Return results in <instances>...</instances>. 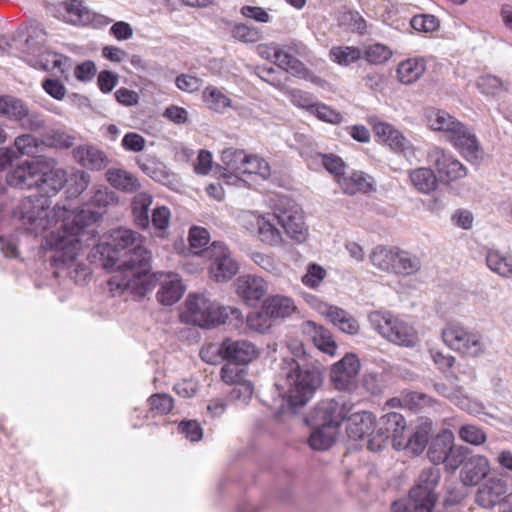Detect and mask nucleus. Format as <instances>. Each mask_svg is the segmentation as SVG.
Instances as JSON below:
<instances>
[{"label":"nucleus","instance_id":"f257e3e1","mask_svg":"<svg viewBox=\"0 0 512 512\" xmlns=\"http://www.w3.org/2000/svg\"><path fill=\"white\" fill-rule=\"evenodd\" d=\"M140 239L139 233L120 227L95 247L103 267L115 273L108 280L114 295L129 291L134 296L144 297L157 284L158 279L151 272V252L140 244Z\"/></svg>","mask_w":512,"mask_h":512},{"label":"nucleus","instance_id":"f03ea898","mask_svg":"<svg viewBox=\"0 0 512 512\" xmlns=\"http://www.w3.org/2000/svg\"><path fill=\"white\" fill-rule=\"evenodd\" d=\"M117 200L113 191L97 189L84 206L63 217L61 225L51 231L43 240V247L54 251L50 258L54 267L72 263L82 248L83 236L94 230L86 231L106 212V207Z\"/></svg>","mask_w":512,"mask_h":512},{"label":"nucleus","instance_id":"7ed1b4c3","mask_svg":"<svg viewBox=\"0 0 512 512\" xmlns=\"http://www.w3.org/2000/svg\"><path fill=\"white\" fill-rule=\"evenodd\" d=\"M321 382L319 368L307 363L301 365L294 358L287 357L280 364L275 386L291 409L296 411L312 399Z\"/></svg>","mask_w":512,"mask_h":512},{"label":"nucleus","instance_id":"20e7f679","mask_svg":"<svg viewBox=\"0 0 512 512\" xmlns=\"http://www.w3.org/2000/svg\"><path fill=\"white\" fill-rule=\"evenodd\" d=\"M258 237L261 242L270 246L280 245L283 241L281 226L287 236L302 242L307 229L303 220L301 207L288 196H278L271 214L258 219Z\"/></svg>","mask_w":512,"mask_h":512},{"label":"nucleus","instance_id":"39448f33","mask_svg":"<svg viewBox=\"0 0 512 512\" xmlns=\"http://www.w3.org/2000/svg\"><path fill=\"white\" fill-rule=\"evenodd\" d=\"M354 408L356 405L344 395L324 399L305 416L304 422L307 426H322L338 431Z\"/></svg>","mask_w":512,"mask_h":512},{"label":"nucleus","instance_id":"423d86ee","mask_svg":"<svg viewBox=\"0 0 512 512\" xmlns=\"http://www.w3.org/2000/svg\"><path fill=\"white\" fill-rule=\"evenodd\" d=\"M368 319L371 326L393 344L414 347L418 342V335L414 327L390 312L373 311L369 314Z\"/></svg>","mask_w":512,"mask_h":512},{"label":"nucleus","instance_id":"0eeeda50","mask_svg":"<svg viewBox=\"0 0 512 512\" xmlns=\"http://www.w3.org/2000/svg\"><path fill=\"white\" fill-rule=\"evenodd\" d=\"M407 425L403 415L397 412H389L376 420L375 434L367 440L368 449L374 452L380 451L391 440L396 450L404 449V434Z\"/></svg>","mask_w":512,"mask_h":512},{"label":"nucleus","instance_id":"6e6552de","mask_svg":"<svg viewBox=\"0 0 512 512\" xmlns=\"http://www.w3.org/2000/svg\"><path fill=\"white\" fill-rule=\"evenodd\" d=\"M0 117L17 123L30 132H38L46 126L43 113L31 110L27 102L13 95H0Z\"/></svg>","mask_w":512,"mask_h":512},{"label":"nucleus","instance_id":"1a4fd4ad","mask_svg":"<svg viewBox=\"0 0 512 512\" xmlns=\"http://www.w3.org/2000/svg\"><path fill=\"white\" fill-rule=\"evenodd\" d=\"M459 467L460 479L464 486H475L484 479L490 471L489 460L480 454H474L466 446H458L456 454L450 459V472Z\"/></svg>","mask_w":512,"mask_h":512},{"label":"nucleus","instance_id":"9d476101","mask_svg":"<svg viewBox=\"0 0 512 512\" xmlns=\"http://www.w3.org/2000/svg\"><path fill=\"white\" fill-rule=\"evenodd\" d=\"M444 343L452 350L467 356L478 357L485 352L482 336L458 323H449L442 330Z\"/></svg>","mask_w":512,"mask_h":512},{"label":"nucleus","instance_id":"9b49d317","mask_svg":"<svg viewBox=\"0 0 512 512\" xmlns=\"http://www.w3.org/2000/svg\"><path fill=\"white\" fill-rule=\"evenodd\" d=\"M441 471L438 466H430L421 471L415 485L410 489V500L415 503L418 512H433L438 500L436 488L439 484Z\"/></svg>","mask_w":512,"mask_h":512},{"label":"nucleus","instance_id":"f8f14e48","mask_svg":"<svg viewBox=\"0 0 512 512\" xmlns=\"http://www.w3.org/2000/svg\"><path fill=\"white\" fill-rule=\"evenodd\" d=\"M220 306L203 294L189 295L186 300V311L182 318L201 328L220 325L223 322Z\"/></svg>","mask_w":512,"mask_h":512},{"label":"nucleus","instance_id":"ddd939ff","mask_svg":"<svg viewBox=\"0 0 512 512\" xmlns=\"http://www.w3.org/2000/svg\"><path fill=\"white\" fill-rule=\"evenodd\" d=\"M51 199L40 193L30 195L22 201L20 206V218L24 224L30 226L31 232L38 234L46 230L50 225Z\"/></svg>","mask_w":512,"mask_h":512},{"label":"nucleus","instance_id":"4468645a","mask_svg":"<svg viewBox=\"0 0 512 512\" xmlns=\"http://www.w3.org/2000/svg\"><path fill=\"white\" fill-rule=\"evenodd\" d=\"M203 255L211 260L209 273L215 281H227L238 272V264L222 241H214L204 249Z\"/></svg>","mask_w":512,"mask_h":512},{"label":"nucleus","instance_id":"2eb2a0df","mask_svg":"<svg viewBox=\"0 0 512 512\" xmlns=\"http://www.w3.org/2000/svg\"><path fill=\"white\" fill-rule=\"evenodd\" d=\"M428 161L438 172L442 182L455 181L467 175L466 167L452 154L439 147H433L428 152Z\"/></svg>","mask_w":512,"mask_h":512},{"label":"nucleus","instance_id":"dca6fc26","mask_svg":"<svg viewBox=\"0 0 512 512\" xmlns=\"http://www.w3.org/2000/svg\"><path fill=\"white\" fill-rule=\"evenodd\" d=\"M360 370V361L355 354L348 353L336 362L330 372L334 387L339 391H351L355 388V378Z\"/></svg>","mask_w":512,"mask_h":512},{"label":"nucleus","instance_id":"f3484780","mask_svg":"<svg viewBox=\"0 0 512 512\" xmlns=\"http://www.w3.org/2000/svg\"><path fill=\"white\" fill-rule=\"evenodd\" d=\"M213 351H222L224 360L235 365H246L258 356L256 346L247 340L225 339L219 346L211 348Z\"/></svg>","mask_w":512,"mask_h":512},{"label":"nucleus","instance_id":"a211bd4d","mask_svg":"<svg viewBox=\"0 0 512 512\" xmlns=\"http://www.w3.org/2000/svg\"><path fill=\"white\" fill-rule=\"evenodd\" d=\"M458 446H454V435L448 429H443L431 439L427 457L434 464L443 463L447 471H450V459L456 454Z\"/></svg>","mask_w":512,"mask_h":512},{"label":"nucleus","instance_id":"6ab92c4d","mask_svg":"<svg viewBox=\"0 0 512 512\" xmlns=\"http://www.w3.org/2000/svg\"><path fill=\"white\" fill-rule=\"evenodd\" d=\"M39 162L34 160H24L13 166L6 173V183L14 188L31 189L36 187L38 177Z\"/></svg>","mask_w":512,"mask_h":512},{"label":"nucleus","instance_id":"aec40b11","mask_svg":"<svg viewBox=\"0 0 512 512\" xmlns=\"http://www.w3.org/2000/svg\"><path fill=\"white\" fill-rule=\"evenodd\" d=\"M348 421L346 432L349 438L362 440L371 438L375 434L376 417L369 411H356L355 409L346 418Z\"/></svg>","mask_w":512,"mask_h":512},{"label":"nucleus","instance_id":"412c9836","mask_svg":"<svg viewBox=\"0 0 512 512\" xmlns=\"http://www.w3.org/2000/svg\"><path fill=\"white\" fill-rule=\"evenodd\" d=\"M448 139L468 161L474 162L481 158L478 140L475 134L464 124L460 123Z\"/></svg>","mask_w":512,"mask_h":512},{"label":"nucleus","instance_id":"4be33fe9","mask_svg":"<svg viewBox=\"0 0 512 512\" xmlns=\"http://www.w3.org/2000/svg\"><path fill=\"white\" fill-rule=\"evenodd\" d=\"M56 11L58 18L79 26L90 24L95 16L82 0L63 1L57 5Z\"/></svg>","mask_w":512,"mask_h":512},{"label":"nucleus","instance_id":"5701e85b","mask_svg":"<svg viewBox=\"0 0 512 512\" xmlns=\"http://www.w3.org/2000/svg\"><path fill=\"white\" fill-rule=\"evenodd\" d=\"M373 131L378 139L388 145L396 153H411L412 143L394 126L386 122H377Z\"/></svg>","mask_w":512,"mask_h":512},{"label":"nucleus","instance_id":"b1692460","mask_svg":"<svg viewBox=\"0 0 512 512\" xmlns=\"http://www.w3.org/2000/svg\"><path fill=\"white\" fill-rule=\"evenodd\" d=\"M266 281L255 275H244L237 280V293L239 297L250 306H255L267 293Z\"/></svg>","mask_w":512,"mask_h":512},{"label":"nucleus","instance_id":"393cba45","mask_svg":"<svg viewBox=\"0 0 512 512\" xmlns=\"http://www.w3.org/2000/svg\"><path fill=\"white\" fill-rule=\"evenodd\" d=\"M319 311L341 332L349 335L358 334L360 330L359 322L344 309L327 303H321Z\"/></svg>","mask_w":512,"mask_h":512},{"label":"nucleus","instance_id":"a878e982","mask_svg":"<svg viewBox=\"0 0 512 512\" xmlns=\"http://www.w3.org/2000/svg\"><path fill=\"white\" fill-rule=\"evenodd\" d=\"M36 188L38 193L47 195L49 199L56 195L68 183V174L62 168L44 171L39 164Z\"/></svg>","mask_w":512,"mask_h":512},{"label":"nucleus","instance_id":"bb28decb","mask_svg":"<svg viewBox=\"0 0 512 512\" xmlns=\"http://www.w3.org/2000/svg\"><path fill=\"white\" fill-rule=\"evenodd\" d=\"M506 482L499 478H490L484 482L476 493V503L483 508H492L505 499Z\"/></svg>","mask_w":512,"mask_h":512},{"label":"nucleus","instance_id":"cd10ccee","mask_svg":"<svg viewBox=\"0 0 512 512\" xmlns=\"http://www.w3.org/2000/svg\"><path fill=\"white\" fill-rule=\"evenodd\" d=\"M136 163L141 171L154 181L163 185L172 183L173 174L155 155L148 153L141 154L137 156Z\"/></svg>","mask_w":512,"mask_h":512},{"label":"nucleus","instance_id":"c85d7f7f","mask_svg":"<svg viewBox=\"0 0 512 512\" xmlns=\"http://www.w3.org/2000/svg\"><path fill=\"white\" fill-rule=\"evenodd\" d=\"M75 160L84 168L100 171L106 168L110 160L99 148L93 145H80L73 149Z\"/></svg>","mask_w":512,"mask_h":512},{"label":"nucleus","instance_id":"c756f323","mask_svg":"<svg viewBox=\"0 0 512 512\" xmlns=\"http://www.w3.org/2000/svg\"><path fill=\"white\" fill-rule=\"evenodd\" d=\"M247 154L244 150L233 147L224 149L221 154V161L224 165V177L228 183L237 184L241 180L240 175L245 165Z\"/></svg>","mask_w":512,"mask_h":512},{"label":"nucleus","instance_id":"7c9ffc66","mask_svg":"<svg viewBox=\"0 0 512 512\" xmlns=\"http://www.w3.org/2000/svg\"><path fill=\"white\" fill-rule=\"evenodd\" d=\"M301 156L305 159L309 167L321 164L329 173L340 176L345 172V163L343 160L334 154H323L320 152L301 151Z\"/></svg>","mask_w":512,"mask_h":512},{"label":"nucleus","instance_id":"2f4dec72","mask_svg":"<svg viewBox=\"0 0 512 512\" xmlns=\"http://www.w3.org/2000/svg\"><path fill=\"white\" fill-rule=\"evenodd\" d=\"M432 421L429 419L421 422L412 434L408 431L404 434V449H410L414 454H420L427 445L432 435Z\"/></svg>","mask_w":512,"mask_h":512},{"label":"nucleus","instance_id":"473e14b6","mask_svg":"<svg viewBox=\"0 0 512 512\" xmlns=\"http://www.w3.org/2000/svg\"><path fill=\"white\" fill-rule=\"evenodd\" d=\"M294 301L283 295H274L266 298L262 304V310L271 319L289 317L295 310Z\"/></svg>","mask_w":512,"mask_h":512},{"label":"nucleus","instance_id":"72a5a7b5","mask_svg":"<svg viewBox=\"0 0 512 512\" xmlns=\"http://www.w3.org/2000/svg\"><path fill=\"white\" fill-rule=\"evenodd\" d=\"M489 270L504 279L512 280V257H507L498 249L489 248L485 255Z\"/></svg>","mask_w":512,"mask_h":512},{"label":"nucleus","instance_id":"f704fd0d","mask_svg":"<svg viewBox=\"0 0 512 512\" xmlns=\"http://www.w3.org/2000/svg\"><path fill=\"white\" fill-rule=\"evenodd\" d=\"M425 69L426 62L424 58H409L398 64L397 76L401 83L412 84L423 75Z\"/></svg>","mask_w":512,"mask_h":512},{"label":"nucleus","instance_id":"c9c22d12","mask_svg":"<svg viewBox=\"0 0 512 512\" xmlns=\"http://www.w3.org/2000/svg\"><path fill=\"white\" fill-rule=\"evenodd\" d=\"M409 179L415 189L423 194L435 191L439 181L434 171L426 167L411 170Z\"/></svg>","mask_w":512,"mask_h":512},{"label":"nucleus","instance_id":"e433bc0d","mask_svg":"<svg viewBox=\"0 0 512 512\" xmlns=\"http://www.w3.org/2000/svg\"><path fill=\"white\" fill-rule=\"evenodd\" d=\"M106 177L111 186L127 193L136 192L141 187L137 177L124 169H109Z\"/></svg>","mask_w":512,"mask_h":512},{"label":"nucleus","instance_id":"4c0bfd02","mask_svg":"<svg viewBox=\"0 0 512 512\" xmlns=\"http://www.w3.org/2000/svg\"><path fill=\"white\" fill-rule=\"evenodd\" d=\"M273 57L275 58V64L292 74L293 76L305 78L307 77L309 70L302 61L292 56L288 51L282 49H274Z\"/></svg>","mask_w":512,"mask_h":512},{"label":"nucleus","instance_id":"58836bf2","mask_svg":"<svg viewBox=\"0 0 512 512\" xmlns=\"http://www.w3.org/2000/svg\"><path fill=\"white\" fill-rule=\"evenodd\" d=\"M152 202L151 195L145 192L138 193L133 198L131 209L137 227L146 229L150 226L149 210Z\"/></svg>","mask_w":512,"mask_h":512},{"label":"nucleus","instance_id":"ea45409f","mask_svg":"<svg viewBox=\"0 0 512 512\" xmlns=\"http://www.w3.org/2000/svg\"><path fill=\"white\" fill-rule=\"evenodd\" d=\"M307 326L310 328L309 333L314 345L322 352L333 356L337 350V344L332 338L331 332L313 322H308Z\"/></svg>","mask_w":512,"mask_h":512},{"label":"nucleus","instance_id":"a19ab883","mask_svg":"<svg viewBox=\"0 0 512 512\" xmlns=\"http://www.w3.org/2000/svg\"><path fill=\"white\" fill-rule=\"evenodd\" d=\"M420 268L421 260L419 257L412 255L410 252L395 248L393 273L408 276L415 274Z\"/></svg>","mask_w":512,"mask_h":512},{"label":"nucleus","instance_id":"79ce46f5","mask_svg":"<svg viewBox=\"0 0 512 512\" xmlns=\"http://www.w3.org/2000/svg\"><path fill=\"white\" fill-rule=\"evenodd\" d=\"M202 101L208 109L217 113H223L232 103L224 91L215 86H207L203 90Z\"/></svg>","mask_w":512,"mask_h":512},{"label":"nucleus","instance_id":"37998d69","mask_svg":"<svg viewBox=\"0 0 512 512\" xmlns=\"http://www.w3.org/2000/svg\"><path fill=\"white\" fill-rule=\"evenodd\" d=\"M309 427L312 431L308 439V444L313 450L324 451L334 444L338 431L322 426Z\"/></svg>","mask_w":512,"mask_h":512},{"label":"nucleus","instance_id":"c03bdc74","mask_svg":"<svg viewBox=\"0 0 512 512\" xmlns=\"http://www.w3.org/2000/svg\"><path fill=\"white\" fill-rule=\"evenodd\" d=\"M429 126L435 131H442L448 138L451 133L455 132L456 128L459 127V122L449 113L443 110H435L430 112L428 115Z\"/></svg>","mask_w":512,"mask_h":512},{"label":"nucleus","instance_id":"a18cd8bd","mask_svg":"<svg viewBox=\"0 0 512 512\" xmlns=\"http://www.w3.org/2000/svg\"><path fill=\"white\" fill-rule=\"evenodd\" d=\"M362 53L354 46H334L329 51V58L340 66H348L361 59Z\"/></svg>","mask_w":512,"mask_h":512},{"label":"nucleus","instance_id":"49530a36","mask_svg":"<svg viewBox=\"0 0 512 512\" xmlns=\"http://www.w3.org/2000/svg\"><path fill=\"white\" fill-rule=\"evenodd\" d=\"M184 294V288L179 280H170L162 284L157 292V299L163 305H173Z\"/></svg>","mask_w":512,"mask_h":512},{"label":"nucleus","instance_id":"de8ad7c7","mask_svg":"<svg viewBox=\"0 0 512 512\" xmlns=\"http://www.w3.org/2000/svg\"><path fill=\"white\" fill-rule=\"evenodd\" d=\"M394 257L395 248L388 249L382 246L375 247L370 254L372 264L376 268L386 272L393 271Z\"/></svg>","mask_w":512,"mask_h":512},{"label":"nucleus","instance_id":"09e8293b","mask_svg":"<svg viewBox=\"0 0 512 512\" xmlns=\"http://www.w3.org/2000/svg\"><path fill=\"white\" fill-rule=\"evenodd\" d=\"M459 438L468 444L480 446L487 440V435L483 429L474 424H464L459 428Z\"/></svg>","mask_w":512,"mask_h":512},{"label":"nucleus","instance_id":"8fccbe9b","mask_svg":"<svg viewBox=\"0 0 512 512\" xmlns=\"http://www.w3.org/2000/svg\"><path fill=\"white\" fill-rule=\"evenodd\" d=\"M43 144L55 148H70L75 143V137L61 130H50L43 135Z\"/></svg>","mask_w":512,"mask_h":512},{"label":"nucleus","instance_id":"3c124183","mask_svg":"<svg viewBox=\"0 0 512 512\" xmlns=\"http://www.w3.org/2000/svg\"><path fill=\"white\" fill-rule=\"evenodd\" d=\"M245 161L241 175L258 174L263 178H267L270 175L269 165L263 158L247 154Z\"/></svg>","mask_w":512,"mask_h":512},{"label":"nucleus","instance_id":"603ef678","mask_svg":"<svg viewBox=\"0 0 512 512\" xmlns=\"http://www.w3.org/2000/svg\"><path fill=\"white\" fill-rule=\"evenodd\" d=\"M253 390L251 382H238L229 392V399L237 405H246L252 398Z\"/></svg>","mask_w":512,"mask_h":512},{"label":"nucleus","instance_id":"864d4df0","mask_svg":"<svg viewBox=\"0 0 512 512\" xmlns=\"http://www.w3.org/2000/svg\"><path fill=\"white\" fill-rule=\"evenodd\" d=\"M90 175L85 171H77L68 178V194L70 197H78L88 187Z\"/></svg>","mask_w":512,"mask_h":512},{"label":"nucleus","instance_id":"5fc2aeb1","mask_svg":"<svg viewBox=\"0 0 512 512\" xmlns=\"http://www.w3.org/2000/svg\"><path fill=\"white\" fill-rule=\"evenodd\" d=\"M411 27L418 32H433L439 28V20L431 14L415 15L410 20Z\"/></svg>","mask_w":512,"mask_h":512},{"label":"nucleus","instance_id":"6e6d98bb","mask_svg":"<svg viewBox=\"0 0 512 512\" xmlns=\"http://www.w3.org/2000/svg\"><path fill=\"white\" fill-rule=\"evenodd\" d=\"M392 56V51L389 47L375 43L368 46L365 50V59L372 64H381L387 61Z\"/></svg>","mask_w":512,"mask_h":512},{"label":"nucleus","instance_id":"4d7b16f0","mask_svg":"<svg viewBox=\"0 0 512 512\" xmlns=\"http://www.w3.org/2000/svg\"><path fill=\"white\" fill-rule=\"evenodd\" d=\"M69 60L68 57L55 53L47 52L42 55L41 66L45 71L57 69L60 73H64L66 70V63Z\"/></svg>","mask_w":512,"mask_h":512},{"label":"nucleus","instance_id":"13d9d810","mask_svg":"<svg viewBox=\"0 0 512 512\" xmlns=\"http://www.w3.org/2000/svg\"><path fill=\"white\" fill-rule=\"evenodd\" d=\"M210 240V234L207 229L202 227L193 226L189 231V244L190 248L193 250L200 249V252L203 254L202 248L205 247ZM195 254H198V251H194Z\"/></svg>","mask_w":512,"mask_h":512},{"label":"nucleus","instance_id":"bf43d9fd","mask_svg":"<svg viewBox=\"0 0 512 512\" xmlns=\"http://www.w3.org/2000/svg\"><path fill=\"white\" fill-rule=\"evenodd\" d=\"M502 80L494 75H484L478 78L477 87L482 94L496 95L502 88Z\"/></svg>","mask_w":512,"mask_h":512},{"label":"nucleus","instance_id":"052dcab7","mask_svg":"<svg viewBox=\"0 0 512 512\" xmlns=\"http://www.w3.org/2000/svg\"><path fill=\"white\" fill-rule=\"evenodd\" d=\"M150 409L159 414H168L173 409V398L165 393H156L148 399Z\"/></svg>","mask_w":512,"mask_h":512},{"label":"nucleus","instance_id":"680f3d73","mask_svg":"<svg viewBox=\"0 0 512 512\" xmlns=\"http://www.w3.org/2000/svg\"><path fill=\"white\" fill-rule=\"evenodd\" d=\"M232 36L241 42L255 43L260 39V32L255 27L236 24L232 29Z\"/></svg>","mask_w":512,"mask_h":512},{"label":"nucleus","instance_id":"e2e57ef3","mask_svg":"<svg viewBox=\"0 0 512 512\" xmlns=\"http://www.w3.org/2000/svg\"><path fill=\"white\" fill-rule=\"evenodd\" d=\"M312 113L315 114L316 117L321 121L332 124H338L343 120V116L340 112L330 108L323 103H315Z\"/></svg>","mask_w":512,"mask_h":512},{"label":"nucleus","instance_id":"0e129e2a","mask_svg":"<svg viewBox=\"0 0 512 512\" xmlns=\"http://www.w3.org/2000/svg\"><path fill=\"white\" fill-rule=\"evenodd\" d=\"M271 318L266 315V313L262 310L261 312H251L246 317L247 326L256 332L264 333L266 332L271 324L269 322Z\"/></svg>","mask_w":512,"mask_h":512},{"label":"nucleus","instance_id":"69168bd1","mask_svg":"<svg viewBox=\"0 0 512 512\" xmlns=\"http://www.w3.org/2000/svg\"><path fill=\"white\" fill-rule=\"evenodd\" d=\"M14 146L21 155H34L37 153L38 142L31 134H22L16 137Z\"/></svg>","mask_w":512,"mask_h":512},{"label":"nucleus","instance_id":"338daca9","mask_svg":"<svg viewBox=\"0 0 512 512\" xmlns=\"http://www.w3.org/2000/svg\"><path fill=\"white\" fill-rule=\"evenodd\" d=\"M325 276L326 271L322 266L311 263L308 265L306 274L302 277V282L307 287L316 288Z\"/></svg>","mask_w":512,"mask_h":512},{"label":"nucleus","instance_id":"774afa93","mask_svg":"<svg viewBox=\"0 0 512 512\" xmlns=\"http://www.w3.org/2000/svg\"><path fill=\"white\" fill-rule=\"evenodd\" d=\"M178 429L192 442H198L203 437V429L196 420H183L179 423Z\"/></svg>","mask_w":512,"mask_h":512}]
</instances>
